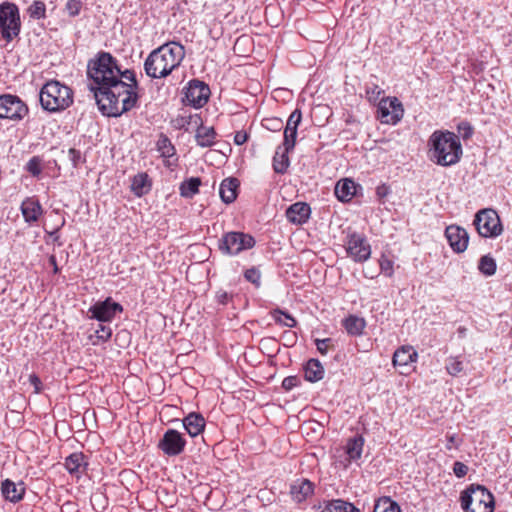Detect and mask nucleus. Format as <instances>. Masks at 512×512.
<instances>
[{
	"label": "nucleus",
	"instance_id": "473e14b6",
	"mask_svg": "<svg viewBox=\"0 0 512 512\" xmlns=\"http://www.w3.org/2000/svg\"><path fill=\"white\" fill-rule=\"evenodd\" d=\"M270 314L275 323L279 324L280 326L293 328L297 325L296 319L284 310L277 308L271 311Z\"/></svg>",
	"mask_w": 512,
	"mask_h": 512
},
{
	"label": "nucleus",
	"instance_id": "a878e982",
	"mask_svg": "<svg viewBox=\"0 0 512 512\" xmlns=\"http://www.w3.org/2000/svg\"><path fill=\"white\" fill-rule=\"evenodd\" d=\"M304 376L309 382H318L324 377V368L318 359H310L304 366Z\"/></svg>",
	"mask_w": 512,
	"mask_h": 512
},
{
	"label": "nucleus",
	"instance_id": "7ed1b4c3",
	"mask_svg": "<svg viewBox=\"0 0 512 512\" xmlns=\"http://www.w3.org/2000/svg\"><path fill=\"white\" fill-rule=\"evenodd\" d=\"M427 146L429 159L442 167L457 164L463 154L459 137L448 130H435L430 135Z\"/></svg>",
	"mask_w": 512,
	"mask_h": 512
},
{
	"label": "nucleus",
	"instance_id": "e433bc0d",
	"mask_svg": "<svg viewBox=\"0 0 512 512\" xmlns=\"http://www.w3.org/2000/svg\"><path fill=\"white\" fill-rule=\"evenodd\" d=\"M445 368L449 375L455 377L459 376L463 372L464 365L463 362L459 360L458 357H449L446 360Z\"/></svg>",
	"mask_w": 512,
	"mask_h": 512
},
{
	"label": "nucleus",
	"instance_id": "c756f323",
	"mask_svg": "<svg viewBox=\"0 0 512 512\" xmlns=\"http://www.w3.org/2000/svg\"><path fill=\"white\" fill-rule=\"evenodd\" d=\"M365 320L355 315H350L343 320V326L347 333L352 336L362 334L365 328Z\"/></svg>",
	"mask_w": 512,
	"mask_h": 512
},
{
	"label": "nucleus",
	"instance_id": "2eb2a0df",
	"mask_svg": "<svg viewBox=\"0 0 512 512\" xmlns=\"http://www.w3.org/2000/svg\"><path fill=\"white\" fill-rule=\"evenodd\" d=\"M445 237L455 253H462L467 249L469 235L464 228L458 225H449L446 227Z\"/></svg>",
	"mask_w": 512,
	"mask_h": 512
},
{
	"label": "nucleus",
	"instance_id": "680f3d73",
	"mask_svg": "<svg viewBox=\"0 0 512 512\" xmlns=\"http://www.w3.org/2000/svg\"><path fill=\"white\" fill-rule=\"evenodd\" d=\"M284 133H287V134H297V129L296 128L285 127Z\"/></svg>",
	"mask_w": 512,
	"mask_h": 512
},
{
	"label": "nucleus",
	"instance_id": "bb28decb",
	"mask_svg": "<svg viewBox=\"0 0 512 512\" xmlns=\"http://www.w3.org/2000/svg\"><path fill=\"white\" fill-rule=\"evenodd\" d=\"M364 446V438L362 435H356L353 438L348 439L345 452L348 456L349 461H356L360 459Z\"/></svg>",
	"mask_w": 512,
	"mask_h": 512
},
{
	"label": "nucleus",
	"instance_id": "9b49d317",
	"mask_svg": "<svg viewBox=\"0 0 512 512\" xmlns=\"http://www.w3.org/2000/svg\"><path fill=\"white\" fill-rule=\"evenodd\" d=\"M402 103L396 97L382 98L377 107V119L383 124L396 125L403 117Z\"/></svg>",
	"mask_w": 512,
	"mask_h": 512
},
{
	"label": "nucleus",
	"instance_id": "20e7f679",
	"mask_svg": "<svg viewBox=\"0 0 512 512\" xmlns=\"http://www.w3.org/2000/svg\"><path fill=\"white\" fill-rule=\"evenodd\" d=\"M39 100L45 111H63L73 103V91L60 81L50 80L40 89Z\"/></svg>",
	"mask_w": 512,
	"mask_h": 512
},
{
	"label": "nucleus",
	"instance_id": "bf43d9fd",
	"mask_svg": "<svg viewBox=\"0 0 512 512\" xmlns=\"http://www.w3.org/2000/svg\"><path fill=\"white\" fill-rule=\"evenodd\" d=\"M49 263L52 265L53 267V273L57 274L59 272V268H58V265H57V262H56V257L55 255H51L49 257Z\"/></svg>",
	"mask_w": 512,
	"mask_h": 512
},
{
	"label": "nucleus",
	"instance_id": "3c124183",
	"mask_svg": "<svg viewBox=\"0 0 512 512\" xmlns=\"http://www.w3.org/2000/svg\"><path fill=\"white\" fill-rule=\"evenodd\" d=\"M330 343H331V339H330V338H326V339H316V347H317V350H318L322 355H326V354H327V352H328V349H329Z\"/></svg>",
	"mask_w": 512,
	"mask_h": 512
},
{
	"label": "nucleus",
	"instance_id": "79ce46f5",
	"mask_svg": "<svg viewBox=\"0 0 512 512\" xmlns=\"http://www.w3.org/2000/svg\"><path fill=\"white\" fill-rule=\"evenodd\" d=\"M26 170L33 176H39L42 172L41 159L38 156L32 157L26 164Z\"/></svg>",
	"mask_w": 512,
	"mask_h": 512
},
{
	"label": "nucleus",
	"instance_id": "13d9d810",
	"mask_svg": "<svg viewBox=\"0 0 512 512\" xmlns=\"http://www.w3.org/2000/svg\"><path fill=\"white\" fill-rule=\"evenodd\" d=\"M266 121L271 123V126H266L269 129L277 130L281 128V121L279 119H270Z\"/></svg>",
	"mask_w": 512,
	"mask_h": 512
},
{
	"label": "nucleus",
	"instance_id": "ddd939ff",
	"mask_svg": "<svg viewBox=\"0 0 512 512\" xmlns=\"http://www.w3.org/2000/svg\"><path fill=\"white\" fill-rule=\"evenodd\" d=\"M185 446V438L175 429H168L158 444L159 449L169 457L181 454Z\"/></svg>",
	"mask_w": 512,
	"mask_h": 512
},
{
	"label": "nucleus",
	"instance_id": "5fc2aeb1",
	"mask_svg": "<svg viewBox=\"0 0 512 512\" xmlns=\"http://www.w3.org/2000/svg\"><path fill=\"white\" fill-rule=\"evenodd\" d=\"M29 382L34 386L35 392L39 393L42 385L40 378L36 374L32 373L29 375Z\"/></svg>",
	"mask_w": 512,
	"mask_h": 512
},
{
	"label": "nucleus",
	"instance_id": "864d4df0",
	"mask_svg": "<svg viewBox=\"0 0 512 512\" xmlns=\"http://www.w3.org/2000/svg\"><path fill=\"white\" fill-rule=\"evenodd\" d=\"M68 156H69L70 161L73 163V166L76 167L81 160L80 151H78L74 148H70L68 151Z\"/></svg>",
	"mask_w": 512,
	"mask_h": 512
},
{
	"label": "nucleus",
	"instance_id": "09e8293b",
	"mask_svg": "<svg viewBox=\"0 0 512 512\" xmlns=\"http://www.w3.org/2000/svg\"><path fill=\"white\" fill-rule=\"evenodd\" d=\"M299 379L297 376H288V377H285L282 381V387L283 389L287 390V391H290L292 390L294 387L298 386L299 385Z\"/></svg>",
	"mask_w": 512,
	"mask_h": 512
},
{
	"label": "nucleus",
	"instance_id": "37998d69",
	"mask_svg": "<svg viewBox=\"0 0 512 512\" xmlns=\"http://www.w3.org/2000/svg\"><path fill=\"white\" fill-rule=\"evenodd\" d=\"M244 277L247 281L251 282L252 284H254L256 287H260L261 285V273L260 271L255 268V267H252L250 269H247L244 273Z\"/></svg>",
	"mask_w": 512,
	"mask_h": 512
},
{
	"label": "nucleus",
	"instance_id": "6e6552de",
	"mask_svg": "<svg viewBox=\"0 0 512 512\" xmlns=\"http://www.w3.org/2000/svg\"><path fill=\"white\" fill-rule=\"evenodd\" d=\"M344 248L347 256L356 263H364L371 257V245L362 233L348 231L344 239Z\"/></svg>",
	"mask_w": 512,
	"mask_h": 512
},
{
	"label": "nucleus",
	"instance_id": "393cba45",
	"mask_svg": "<svg viewBox=\"0 0 512 512\" xmlns=\"http://www.w3.org/2000/svg\"><path fill=\"white\" fill-rule=\"evenodd\" d=\"M239 182L235 178H226L220 184L219 194L223 202L232 203L237 197Z\"/></svg>",
	"mask_w": 512,
	"mask_h": 512
},
{
	"label": "nucleus",
	"instance_id": "4468645a",
	"mask_svg": "<svg viewBox=\"0 0 512 512\" xmlns=\"http://www.w3.org/2000/svg\"><path fill=\"white\" fill-rule=\"evenodd\" d=\"M210 89L208 85L199 80H191L187 87L185 96L187 101L195 108L203 107L209 98Z\"/></svg>",
	"mask_w": 512,
	"mask_h": 512
},
{
	"label": "nucleus",
	"instance_id": "4be33fe9",
	"mask_svg": "<svg viewBox=\"0 0 512 512\" xmlns=\"http://www.w3.org/2000/svg\"><path fill=\"white\" fill-rule=\"evenodd\" d=\"M183 426L191 437H196L204 431L205 419L201 414L190 413L183 419Z\"/></svg>",
	"mask_w": 512,
	"mask_h": 512
},
{
	"label": "nucleus",
	"instance_id": "1a4fd4ad",
	"mask_svg": "<svg viewBox=\"0 0 512 512\" xmlns=\"http://www.w3.org/2000/svg\"><path fill=\"white\" fill-rule=\"evenodd\" d=\"M473 224L478 234L484 238H496L503 231L500 217L493 209L486 208L478 211Z\"/></svg>",
	"mask_w": 512,
	"mask_h": 512
},
{
	"label": "nucleus",
	"instance_id": "9d476101",
	"mask_svg": "<svg viewBox=\"0 0 512 512\" xmlns=\"http://www.w3.org/2000/svg\"><path fill=\"white\" fill-rule=\"evenodd\" d=\"M29 113L26 103L17 95H0V119L19 122Z\"/></svg>",
	"mask_w": 512,
	"mask_h": 512
},
{
	"label": "nucleus",
	"instance_id": "4d7b16f0",
	"mask_svg": "<svg viewBox=\"0 0 512 512\" xmlns=\"http://www.w3.org/2000/svg\"><path fill=\"white\" fill-rule=\"evenodd\" d=\"M458 446V438L455 434L447 435V444L446 448L451 450L454 447Z\"/></svg>",
	"mask_w": 512,
	"mask_h": 512
},
{
	"label": "nucleus",
	"instance_id": "b1692460",
	"mask_svg": "<svg viewBox=\"0 0 512 512\" xmlns=\"http://www.w3.org/2000/svg\"><path fill=\"white\" fill-rule=\"evenodd\" d=\"M152 183L147 173L136 174L131 180V191L137 197H142L149 193Z\"/></svg>",
	"mask_w": 512,
	"mask_h": 512
},
{
	"label": "nucleus",
	"instance_id": "603ef678",
	"mask_svg": "<svg viewBox=\"0 0 512 512\" xmlns=\"http://www.w3.org/2000/svg\"><path fill=\"white\" fill-rule=\"evenodd\" d=\"M232 300V295L220 290L216 293V301L221 305H227Z\"/></svg>",
	"mask_w": 512,
	"mask_h": 512
},
{
	"label": "nucleus",
	"instance_id": "6e6d98bb",
	"mask_svg": "<svg viewBox=\"0 0 512 512\" xmlns=\"http://www.w3.org/2000/svg\"><path fill=\"white\" fill-rule=\"evenodd\" d=\"M248 140V135L244 131H238L234 135V143L236 145H243Z\"/></svg>",
	"mask_w": 512,
	"mask_h": 512
},
{
	"label": "nucleus",
	"instance_id": "6ab92c4d",
	"mask_svg": "<svg viewBox=\"0 0 512 512\" xmlns=\"http://www.w3.org/2000/svg\"><path fill=\"white\" fill-rule=\"evenodd\" d=\"M314 493V484L308 479H297L290 485V495L293 501L301 503Z\"/></svg>",
	"mask_w": 512,
	"mask_h": 512
},
{
	"label": "nucleus",
	"instance_id": "f8f14e48",
	"mask_svg": "<svg viewBox=\"0 0 512 512\" xmlns=\"http://www.w3.org/2000/svg\"><path fill=\"white\" fill-rule=\"evenodd\" d=\"M123 311L121 304L108 297L104 301H98L89 307L88 313L91 319L99 322H111L118 313Z\"/></svg>",
	"mask_w": 512,
	"mask_h": 512
},
{
	"label": "nucleus",
	"instance_id": "c03bdc74",
	"mask_svg": "<svg viewBox=\"0 0 512 512\" xmlns=\"http://www.w3.org/2000/svg\"><path fill=\"white\" fill-rule=\"evenodd\" d=\"M82 8V2L80 0H68L66 3V10L69 16L75 17L79 15Z\"/></svg>",
	"mask_w": 512,
	"mask_h": 512
},
{
	"label": "nucleus",
	"instance_id": "cd10ccee",
	"mask_svg": "<svg viewBox=\"0 0 512 512\" xmlns=\"http://www.w3.org/2000/svg\"><path fill=\"white\" fill-rule=\"evenodd\" d=\"M216 131L213 127L201 125L196 130V142L201 147H211L215 144Z\"/></svg>",
	"mask_w": 512,
	"mask_h": 512
},
{
	"label": "nucleus",
	"instance_id": "49530a36",
	"mask_svg": "<svg viewBox=\"0 0 512 512\" xmlns=\"http://www.w3.org/2000/svg\"><path fill=\"white\" fill-rule=\"evenodd\" d=\"M457 130L464 139H469L473 134V128L467 121L460 122L457 126Z\"/></svg>",
	"mask_w": 512,
	"mask_h": 512
},
{
	"label": "nucleus",
	"instance_id": "052dcab7",
	"mask_svg": "<svg viewBox=\"0 0 512 512\" xmlns=\"http://www.w3.org/2000/svg\"><path fill=\"white\" fill-rule=\"evenodd\" d=\"M363 274H364V277L369 278V279H373V278H375L377 276V274H375V273H369L368 270L367 271L364 270Z\"/></svg>",
	"mask_w": 512,
	"mask_h": 512
},
{
	"label": "nucleus",
	"instance_id": "de8ad7c7",
	"mask_svg": "<svg viewBox=\"0 0 512 512\" xmlns=\"http://www.w3.org/2000/svg\"><path fill=\"white\" fill-rule=\"evenodd\" d=\"M297 134L284 133L283 146L286 151H292L296 144Z\"/></svg>",
	"mask_w": 512,
	"mask_h": 512
},
{
	"label": "nucleus",
	"instance_id": "f03ea898",
	"mask_svg": "<svg viewBox=\"0 0 512 512\" xmlns=\"http://www.w3.org/2000/svg\"><path fill=\"white\" fill-rule=\"evenodd\" d=\"M185 57L184 46L167 42L150 52L144 61V71L152 79L166 78L178 68Z\"/></svg>",
	"mask_w": 512,
	"mask_h": 512
},
{
	"label": "nucleus",
	"instance_id": "7c9ffc66",
	"mask_svg": "<svg viewBox=\"0 0 512 512\" xmlns=\"http://www.w3.org/2000/svg\"><path fill=\"white\" fill-rule=\"evenodd\" d=\"M321 512H360L352 503L342 499L329 501Z\"/></svg>",
	"mask_w": 512,
	"mask_h": 512
},
{
	"label": "nucleus",
	"instance_id": "2f4dec72",
	"mask_svg": "<svg viewBox=\"0 0 512 512\" xmlns=\"http://www.w3.org/2000/svg\"><path fill=\"white\" fill-rule=\"evenodd\" d=\"M201 180L198 177H191L183 181L180 185V194L185 198H192L199 192Z\"/></svg>",
	"mask_w": 512,
	"mask_h": 512
},
{
	"label": "nucleus",
	"instance_id": "412c9836",
	"mask_svg": "<svg viewBox=\"0 0 512 512\" xmlns=\"http://www.w3.org/2000/svg\"><path fill=\"white\" fill-rule=\"evenodd\" d=\"M418 354L411 346H402L394 352L393 364L407 369L411 363L417 361ZM406 373L405 370L402 372Z\"/></svg>",
	"mask_w": 512,
	"mask_h": 512
},
{
	"label": "nucleus",
	"instance_id": "423d86ee",
	"mask_svg": "<svg viewBox=\"0 0 512 512\" xmlns=\"http://www.w3.org/2000/svg\"><path fill=\"white\" fill-rule=\"evenodd\" d=\"M21 19L19 8L12 2L0 4V35L10 42L20 34Z\"/></svg>",
	"mask_w": 512,
	"mask_h": 512
},
{
	"label": "nucleus",
	"instance_id": "39448f33",
	"mask_svg": "<svg viewBox=\"0 0 512 512\" xmlns=\"http://www.w3.org/2000/svg\"><path fill=\"white\" fill-rule=\"evenodd\" d=\"M461 507L464 512H493L494 496L482 485L472 484L461 493Z\"/></svg>",
	"mask_w": 512,
	"mask_h": 512
},
{
	"label": "nucleus",
	"instance_id": "4c0bfd02",
	"mask_svg": "<svg viewBox=\"0 0 512 512\" xmlns=\"http://www.w3.org/2000/svg\"><path fill=\"white\" fill-rule=\"evenodd\" d=\"M29 16L33 19H43L46 17V6L42 1H34L27 10Z\"/></svg>",
	"mask_w": 512,
	"mask_h": 512
},
{
	"label": "nucleus",
	"instance_id": "c85d7f7f",
	"mask_svg": "<svg viewBox=\"0 0 512 512\" xmlns=\"http://www.w3.org/2000/svg\"><path fill=\"white\" fill-rule=\"evenodd\" d=\"M284 147L279 146L273 157V170L278 174H284L289 166L288 153Z\"/></svg>",
	"mask_w": 512,
	"mask_h": 512
},
{
	"label": "nucleus",
	"instance_id": "a211bd4d",
	"mask_svg": "<svg viewBox=\"0 0 512 512\" xmlns=\"http://www.w3.org/2000/svg\"><path fill=\"white\" fill-rule=\"evenodd\" d=\"M25 491L23 482L15 483L10 479H5L1 483V493L5 500L11 503L20 502L25 495Z\"/></svg>",
	"mask_w": 512,
	"mask_h": 512
},
{
	"label": "nucleus",
	"instance_id": "f3484780",
	"mask_svg": "<svg viewBox=\"0 0 512 512\" xmlns=\"http://www.w3.org/2000/svg\"><path fill=\"white\" fill-rule=\"evenodd\" d=\"M64 465L71 476L79 479L85 473L88 462L82 452H74L65 458Z\"/></svg>",
	"mask_w": 512,
	"mask_h": 512
},
{
	"label": "nucleus",
	"instance_id": "72a5a7b5",
	"mask_svg": "<svg viewBox=\"0 0 512 512\" xmlns=\"http://www.w3.org/2000/svg\"><path fill=\"white\" fill-rule=\"evenodd\" d=\"M157 151L164 158H171L175 155L176 150L171 140L164 134H161L156 143Z\"/></svg>",
	"mask_w": 512,
	"mask_h": 512
},
{
	"label": "nucleus",
	"instance_id": "a19ab883",
	"mask_svg": "<svg viewBox=\"0 0 512 512\" xmlns=\"http://www.w3.org/2000/svg\"><path fill=\"white\" fill-rule=\"evenodd\" d=\"M112 335V329L109 326L99 324V328L95 331V337L98 340L94 341L93 344H98L99 342H106L110 339Z\"/></svg>",
	"mask_w": 512,
	"mask_h": 512
},
{
	"label": "nucleus",
	"instance_id": "8fccbe9b",
	"mask_svg": "<svg viewBox=\"0 0 512 512\" xmlns=\"http://www.w3.org/2000/svg\"><path fill=\"white\" fill-rule=\"evenodd\" d=\"M453 472L456 477L462 478L467 474L468 467L464 463H462L460 461H456L453 465Z\"/></svg>",
	"mask_w": 512,
	"mask_h": 512
},
{
	"label": "nucleus",
	"instance_id": "0eeeda50",
	"mask_svg": "<svg viewBox=\"0 0 512 512\" xmlns=\"http://www.w3.org/2000/svg\"><path fill=\"white\" fill-rule=\"evenodd\" d=\"M255 243L252 235L232 231L223 234L218 242V248L225 255L236 256L243 251L252 249Z\"/></svg>",
	"mask_w": 512,
	"mask_h": 512
},
{
	"label": "nucleus",
	"instance_id": "a18cd8bd",
	"mask_svg": "<svg viewBox=\"0 0 512 512\" xmlns=\"http://www.w3.org/2000/svg\"><path fill=\"white\" fill-rule=\"evenodd\" d=\"M302 120V113L300 109H295L289 116L286 127L290 128H296L298 129V126Z\"/></svg>",
	"mask_w": 512,
	"mask_h": 512
},
{
	"label": "nucleus",
	"instance_id": "c9c22d12",
	"mask_svg": "<svg viewBox=\"0 0 512 512\" xmlns=\"http://www.w3.org/2000/svg\"><path fill=\"white\" fill-rule=\"evenodd\" d=\"M496 261L490 255H484L480 258L478 263L479 271L485 276H492L496 272Z\"/></svg>",
	"mask_w": 512,
	"mask_h": 512
},
{
	"label": "nucleus",
	"instance_id": "ea45409f",
	"mask_svg": "<svg viewBox=\"0 0 512 512\" xmlns=\"http://www.w3.org/2000/svg\"><path fill=\"white\" fill-rule=\"evenodd\" d=\"M366 98L369 102L375 103L380 99L383 90L376 84L367 85L365 89Z\"/></svg>",
	"mask_w": 512,
	"mask_h": 512
},
{
	"label": "nucleus",
	"instance_id": "aec40b11",
	"mask_svg": "<svg viewBox=\"0 0 512 512\" xmlns=\"http://www.w3.org/2000/svg\"><path fill=\"white\" fill-rule=\"evenodd\" d=\"M311 209L307 203L296 202L286 210V217L293 224H304L310 217Z\"/></svg>",
	"mask_w": 512,
	"mask_h": 512
},
{
	"label": "nucleus",
	"instance_id": "5701e85b",
	"mask_svg": "<svg viewBox=\"0 0 512 512\" xmlns=\"http://www.w3.org/2000/svg\"><path fill=\"white\" fill-rule=\"evenodd\" d=\"M357 184L351 179H343L337 182L334 193L341 202L350 201L356 194Z\"/></svg>",
	"mask_w": 512,
	"mask_h": 512
},
{
	"label": "nucleus",
	"instance_id": "58836bf2",
	"mask_svg": "<svg viewBox=\"0 0 512 512\" xmlns=\"http://www.w3.org/2000/svg\"><path fill=\"white\" fill-rule=\"evenodd\" d=\"M380 272L386 277H392L394 274V262L386 255L382 254L379 259Z\"/></svg>",
	"mask_w": 512,
	"mask_h": 512
},
{
	"label": "nucleus",
	"instance_id": "f704fd0d",
	"mask_svg": "<svg viewBox=\"0 0 512 512\" xmlns=\"http://www.w3.org/2000/svg\"><path fill=\"white\" fill-rule=\"evenodd\" d=\"M373 512H401V510L397 502L390 497H382L376 501Z\"/></svg>",
	"mask_w": 512,
	"mask_h": 512
},
{
	"label": "nucleus",
	"instance_id": "f257e3e1",
	"mask_svg": "<svg viewBox=\"0 0 512 512\" xmlns=\"http://www.w3.org/2000/svg\"><path fill=\"white\" fill-rule=\"evenodd\" d=\"M87 75L92 81L90 90L103 115L118 117L136 106L138 83L135 73L129 69L122 71L109 52H99L89 60Z\"/></svg>",
	"mask_w": 512,
	"mask_h": 512
},
{
	"label": "nucleus",
	"instance_id": "dca6fc26",
	"mask_svg": "<svg viewBox=\"0 0 512 512\" xmlns=\"http://www.w3.org/2000/svg\"><path fill=\"white\" fill-rule=\"evenodd\" d=\"M21 213L26 223L29 225L38 221L43 213L42 206L35 197H27L20 206Z\"/></svg>",
	"mask_w": 512,
	"mask_h": 512
},
{
	"label": "nucleus",
	"instance_id": "e2e57ef3",
	"mask_svg": "<svg viewBox=\"0 0 512 512\" xmlns=\"http://www.w3.org/2000/svg\"><path fill=\"white\" fill-rule=\"evenodd\" d=\"M377 194H378L379 196H383V195H385V193H384V191H382V188H381V187H378V188H377Z\"/></svg>",
	"mask_w": 512,
	"mask_h": 512
}]
</instances>
